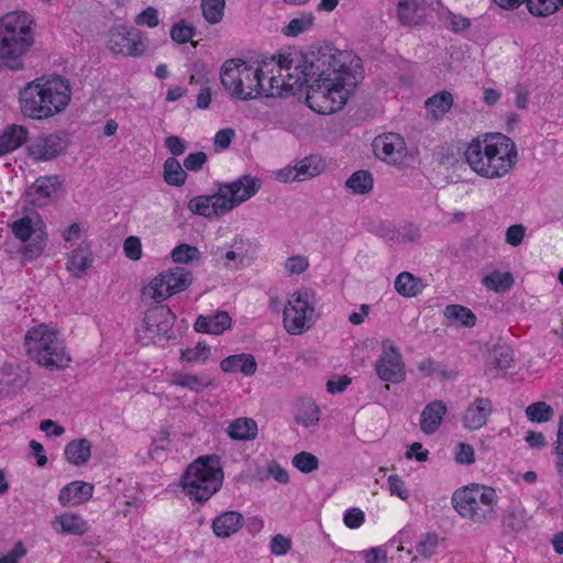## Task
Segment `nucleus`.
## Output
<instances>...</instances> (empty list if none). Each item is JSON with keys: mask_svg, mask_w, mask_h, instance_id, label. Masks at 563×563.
<instances>
[{"mask_svg": "<svg viewBox=\"0 0 563 563\" xmlns=\"http://www.w3.org/2000/svg\"><path fill=\"white\" fill-rule=\"evenodd\" d=\"M235 136V131L231 128L221 129L216 133L213 144L216 151L227 150L233 137Z\"/></svg>", "mask_w": 563, "mask_h": 563, "instance_id": "obj_58", "label": "nucleus"}, {"mask_svg": "<svg viewBox=\"0 0 563 563\" xmlns=\"http://www.w3.org/2000/svg\"><path fill=\"white\" fill-rule=\"evenodd\" d=\"M207 75H208V70H207L206 65L202 62L198 60L191 65L190 77H189L191 84H197V85L205 84L207 81Z\"/></svg>", "mask_w": 563, "mask_h": 563, "instance_id": "obj_64", "label": "nucleus"}, {"mask_svg": "<svg viewBox=\"0 0 563 563\" xmlns=\"http://www.w3.org/2000/svg\"><path fill=\"white\" fill-rule=\"evenodd\" d=\"M313 23V15L311 13L303 14L299 18L290 20L288 25L284 29V34L287 36H297L307 31Z\"/></svg>", "mask_w": 563, "mask_h": 563, "instance_id": "obj_48", "label": "nucleus"}, {"mask_svg": "<svg viewBox=\"0 0 563 563\" xmlns=\"http://www.w3.org/2000/svg\"><path fill=\"white\" fill-rule=\"evenodd\" d=\"M309 267V260L303 255H295L286 260L285 269L289 275H300Z\"/></svg>", "mask_w": 563, "mask_h": 563, "instance_id": "obj_52", "label": "nucleus"}, {"mask_svg": "<svg viewBox=\"0 0 563 563\" xmlns=\"http://www.w3.org/2000/svg\"><path fill=\"white\" fill-rule=\"evenodd\" d=\"M135 23L137 25H146L148 27H155L158 25V12L154 7H147L140 14L135 16Z\"/></svg>", "mask_w": 563, "mask_h": 563, "instance_id": "obj_57", "label": "nucleus"}, {"mask_svg": "<svg viewBox=\"0 0 563 563\" xmlns=\"http://www.w3.org/2000/svg\"><path fill=\"white\" fill-rule=\"evenodd\" d=\"M224 472L219 455L197 457L181 476V486L190 500L203 504L222 487Z\"/></svg>", "mask_w": 563, "mask_h": 563, "instance_id": "obj_5", "label": "nucleus"}, {"mask_svg": "<svg viewBox=\"0 0 563 563\" xmlns=\"http://www.w3.org/2000/svg\"><path fill=\"white\" fill-rule=\"evenodd\" d=\"M231 317L227 311H217L209 316H199L195 322V330L201 333L221 334L231 327Z\"/></svg>", "mask_w": 563, "mask_h": 563, "instance_id": "obj_23", "label": "nucleus"}, {"mask_svg": "<svg viewBox=\"0 0 563 563\" xmlns=\"http://www.w3.org/2000/svg\"><path fill=\"white\" fill-rule=\"evenodd\" d=\"M176 273L174 269L161 273L142 289L141 299L150 306L154 302H162L175 294Z\"/></svg>", "mask_w": 563, "mask_h": 563, "instance_id": "obj_17", "label": "nucleus"}, {"mask_svg": "<svg viewBox=\"0 0 563 563\" xmlns=\"http://www.w3.org/2000/svg\"><path fill=\"white\" fill-rule=\"evenodd\" d=\"M454 461L461 465H472L475 462L474 448L464 442H459L454 448Z\"/></svg>", "mask_w": 563, "mask_h": 563, "instance_id": "obj_50", "label": "nucleus"}, {"mask_svg": "<svg viewBox=\"0 0 563 563\" xmlns=\"http://www.w3.org/2000/svg\"><path fill=\"white\" fill-rule=\"evenodd\" d=\"M483 285L495 292H503L508 290L514 284L511 273L494 271L482 279Z\"/></svg>", "mask_w": 563, "mask_h": 563, "instance_id": "obj_36", "label": "nucleus"}, {"mask_svg": "<svg viewBox=\"0 0 563 563\" xmlns=\"http://www.w3.org/2000/svg\"><path fill=\"white\" fill-rule=\"evenodd\" d=\"M444 316L451 322L459 323L460 325L471 328L476 324V316L471 309L461 305H449L444 310Z\"/></svg>", "mask_w": 563, "mask_h": 563, "instance_id": "obj_33", "label": "nucleus"}, {"mask_svg": "<svg viewBox=\"0 0 563 563\" xmlns=\"http://www.w3.org/2000/svg\"><path fill=\"white\" fill-rule=\"evenodd\" d=\"M60 525V531L75 536H82L88 531L87 522L78 515L64 514L55 519Z\"/></svg>", "mask_w": 563, "mask_h": 563, "instance_id": "obj_35", "label": "nucleus"}, {"mask_svg": "<svg viewBox=\"0 0 563 563\" xmlns=\"http://www.w3.org/2000/svg\"><path fill=\"white\" fill-rule=\"evenodd\" d=\"M316 294L308 288L290 295L283 309L284 328L287 333L298 335L309 330L318 318Z\"/></svg>", "mask_w": 563, "mask_h": 563, "instance_id": "obj_9", "label": "nucleus"}, {"mask_svg": "<svg viewBox=\"0 0 563 563\" xmlns=\"http://www.w3.org/2000/svg\"><path fill=\"white\" fill-rule=\"evenodd\" d=\"M418 0H399L398 18L402 24H416L418 22Z\"/></svg>", "mask_w": 563, "mask_h": 563, "instance_id": "obj_43", "label": "nucleus"}, {"mask_svg": "<svg viewBox=\"0 0 563 563\" xmlns=\"http://www.w3.org/2000/svg\"><path fill=\"white\" fill-rule=\"evenodd\" d=\"M196 35V30L192 25H186L185 21L178 22V52L189 53L191 48H196L198 42L191 41Z\"/></svg>", "mask_w": 563, "mask_h": 563, "instance_id": "obj_42", "label": "nucleus"}, {"mask_svg": "<svg viewBox=\"0 0 563 563\" xmlns=\"http://www.w3.org/2000/svg\"><path fill=\"white\" fill-rule=\"evenodd\" d=\"M227 432L230 438L238 441L253 440L257 435V424H229Z\"/></svg>", "mask_w": 563, "mask_h": 563, "instance_id": "obj_46", "label": "nucleus"}, {"mask_svg": "<svg viewBox=\"0 0 563 563\" xmlns=\"http://www.w3.org/2000/svg\"><path fill=\"white\" fill-rule=\"evenodd\" d=\"M496 490L479 484L457 489L452 496V505L459 515L481 525H489L496 520Z\"/></svg>", "mask_w": 563, "mask_h": 563, "instance_id": "obj_7", "label": "nucleus"}, {"mask_svg": "<svg viewBox=\"0 0 563 563\" xmlns=\"http://www.w3.org/2000/svg\"><path fill=\"white\" fill-rule=\"evenodd\" d=\"M92 261L89 247L79 246L70 252L66 268L75 278H81L87 274Z\"/></svg>", "mask_w": 563, "mask_h": 563, "instance_id": "obj_26", "label": "nucleus"}, {"mask_svg": "<svg viewBox=\"0 0 563 563\" xmlns=\"http://www.w3.org/2000/svg\"><path fill=\"white\" fill-rule=\"evenodd\" d=\"M207 162V154L205 152H196L189 154L184 159V166L187 170L199 172L202 169L203 165Z\"/></svg>", "mask_w": 563, "mask_h": 563, "instance_id": "obj_61", "label": "nucleus"}, {"mask_svg": "<svg viewBox=\"0 0 563 563\" xmlns=\"http://www.w3.org/2000/svg\"><path fill=\"white\" fill-rule=\"evenodd\" d=\"M526 228L522 224L510 225L506 231V242L511 246H518L522 243Z\"/></svg>", "mask_w": 563, "mask_h": 563, "instance_id": "obj_63", "label": "nucleus"}, {"mask_svg": "<svg viewBox=\"0 0 563 563\" xmlns=\"http://www.w3.org/2000/svg\"><path fill=\"white\" fill-rule=\"evenodd\" d=\"M271 552L275 555H285L291 549V541L283 534H276L271 541Z\"/></svg>", "mask_w": 563, "mask_h": 563, "instance_id": "obj_59", "label": "nucleus"}, {"mask_svg": "<svg viewBox=\"0 0 563 563\" xmlns=\"http://www.w3.org/2000/svg\"><path fill=\"white\" fill-rule=\"evenodd\" d=\"M200 257L201 253L196 246L186 243L178 244V264L198 262Z\"/></svg>", "mask_w": 563, "mask_h": 563, "instance_id": "obj_53", "label": "nucleus"}, {"mask_svg": "<svg viewBox=\"0 0 563 563\" xmlns=\"http://www.w3.org/2000/svg\"><path fill=\"white\" fill-rule=\"evenodd\" d=\"M388 486L391 495L398 496L402 500H407L409 497L408 490L405 486L404 481L398 475L388 476Z\"/></svg>", "mask_w": 563, "mask_h": 563, "instance_id": "obj_62", "label": "nucleus"}, {"mask_svg": "<svg viewBox=\"0 0 563 563\" xmlns=\"http://www.w3.org/2000/svg\"><path fill=\"white\" fill-rule=\"evenodd\" d=\"M501 522L506 534L516 536L528 526L527 511L519 505H512L506 509Z\"/></svg>", "mask_w": 563, "mask_h": 563, "instance_id": "obj_27", "label": "nucleus"}, {"mask_svg": "<svg viewBox=\"0 0 563 563\" xmlns=\"http://www.w3.org/2000/svg\"><path fill=\"white\" fill-rule=\"evenodd\" d=\"M365 520V515L362 509L353 507L345 511L343 516L344 525L350 529L360 528Z\"/></svg>", "mask_w": 563, "mask_h": 563, "instance_id": "obj_56", "label": "nucleus"}, {"mask_svg": "<svg viewBox=\"0 0 563 563\" xmlns=\"http://www.w3.org/2000/svg\"><path fill=\"white\" fill-rule=\"evenodd\" d=\"M494 2L506 10H514L526 3L529 12L538 16L553 14L563 5V0H494Z\"/></svg>", "mask_w": 563, "mask_h": 563, "instance_id": "obj_20", "label": "nucleus"}, {"mask_svg": "<svg viewBox=\"0 0 563 563\" xmlns=\"http://www.w3.org/2000/svg\"><path fill=\"white\" fill-rule=\"evenodd\" d=\"M423 288V282L409 272L400 273L395 279L396 291L406 298L416 297Z\"/></svg>", "mask_w": 563, "mask_h": 563, "instance_id": "obj_31", "label": "nucleus"}, {"mask_svg": "<svg viewBox=\"0 0 563 563\" xmlns=\"http://www.w3.org/2000/svg\"><path fill=\"white\" fill-rule=\"evenodd\" d=\"M64 179L59 175L38 177L25 191L26 201L35 207L48 205L52 196L63 187Z\"/></svg>", "mask_w": 563, "mask_h": 563, "instance_id": "obj_18", "label": "nucleus"}, {"mask_svg": "<svg viewBox=\"0 0 563 563\" xmlns=\"http://www.w3.org/2000/svg\"><path fill=\"white\" fill-rule=\"evenodd\" d=\"M68 147V140L62 134H43L34 139L27 147V154L35 161H52Z\"/></svg>", "mask_w": 563, "mask_h": 563, "instance_id": "obj_15", "label": "nucleus"}, {"mask_svg": "<svg viewBox=\"0 0 563 563\" xmlns=\"http://www.w3.org/2000/svg\"><path fill=\"white\" fill-rule=\"evenodd\" d=\"M296 422H318L320 409L311 398H301L296 404Z\"/></svg>", "mask_w": 563, "mask_h": 563, "instance_id": "obj_37", "label": "nucleus"}, {"mask_svg": "<svg viewBox=\"0 0 563 563\" xmlns=\"http://www.w3.org/2000/svg\"><path fill=\"white\" fill-rule=\"evenodd\" d=\"M261 187V179L251 175H243L232 183H223L218 186L223 201L227 202L228 212L255 196Z\"/></svg>", "mask_w": 563, "mask_h": 563, "instance_id": "obj_11", "label": "nucleus"}, {"mask_svg": "<svg viewBox=\"0 0 563 563\" xmlns=\"http://www.w3.org/2000/svg\"><path fill=\"white\" fill-rule=\"evenodd\" d=\"M42 224V221H35L31 216H25L21 219H18L11 224L13 234L22 242H26L32 235L36 234L33 242L24 245L23 247L22 252L25 260H34L38 257L45 247L43 232L40 227L37 228V225Z\"/></svg>", "mask_w": 563, "mask_h": 563, "instance_id": "obj_12", "label": "nucleus"}, {"mask_svg": "<svg viewBox=\"0 0 563 563\" xmlns=\"http://www.w3.org/2000/svg\"><path fill=\"white\" fill-rule=\"evenodd\" d=\"M210 355V347L205 343L199 342L192 349H186L181 351V358L187 362L201 361L206 362Z\"/></svg>", "mask_w": 563, "mask_h": 563, "instance_id": "obj_51", "label": "nucleus"}, {"mask_svg": "<svg viewBox=\"0 0 563 563\" xmlns=\"http://www.w3.org/2000/svg\"><path fill=\"white\" fill-rule=\"evenodd\" d=\"M291 70L286 86L308 87L306 102L320 114L341 110L357 86L361 59L350 51H340L330 44L312 46L307 53L294 51L283 59Z\"/></svg>", "mask_w": 563, "mask_h": 563, "instance_id": "obj_1", "label": "nucleus"}, {"mask_svg": "<svg viewBox=\"0 0 563 563\" xmlns=\"http://www.w3.org/2000/svg\"><path fill=\"white\" fill-rule=\"evenodd\" d=\"M123 251L131 261H139L142 257V243L137 236H129L124 240Z\"/></svg>", "mask_w": 563, "mask_h": 563, "instance_id": "obj_54", "label": "nucleus"}, {"mask_svg": "<svg viewBox=\"0 0 563 563\" xmlns=\"http://www.w3.org/2000/svg\"><path fill=\"white\" fill-rule=\"evenodd\" d=\"M224 8L225 0H201L202 15L211 24L222 21Z\"/></svg>", "mask_w": 563, "mask_h": 563, "instance_id": "obj_41", "label": "nucleus"}, {"mask_svg": "<svg viewBox=\"0 0 563 563\" xmlns=\"http://www.w3.org/2000/svg\"><path fill=\"white\" fill-rule=\"evenodd\" d=\"M464 156L472 170L488 179L507 176L518 161L516 143L501 133L486 135L483 141L472 140Z\"/></svg>", "mask_w": 563, "mask_h": 563, "instance_id": "obj_2", "label": "nucleus"}, {"mask_svg": "<svg viewBox=\"0 0 563 563\" xmlns=\"http://www.w3.org/2000/svg\"><path fill=\"white\" fill-rule=\"evenodd\" d=\"M220 368L224 373H241L244 376H253L257 369V362L252 354L240 353L223 358L220 362Z\"/></svg>", "mask_w": 563, "mask_h": 563, "instance_id": "obj_25", "label": "nucleus"}, {"mask_svg": "<svg viewBox=\"0 0 563 563\" xmlns=\"http://www.w3.org/2000/svg\"><path fill=\"white\" fill-rule=\"evenodd\" d=\"M428 113L433 120L442 119L453 106V96L450 91L443 90L428 98L424 102Z\"/></svg>", "mask_w": 563, "mask_h": 563, "instance_id": "obj_30", "label": "nucleus"}, {"mask_svg": "<svg viewBox=\"0 0 563 563\" xmlns=\"http://www.w3.org/2000/svg\"><path fill=\"white\" fill-rule=\"evenodd\" d=\"M374 180L372 174L367 170H357L353 173L345 183L349 188L355 195H366L372 191Z\"/></svg>", "mask_w": 563, "mask_h": 563, "instance_id": "obj_34", "label": "nucleus"}, {"mask_svg": "<svg viewBox=\"0 0 563 563\" xmlns=\"http://www.w3.org/2000/svg\"><path fill=\"white\" fill-rule=\"evenodd\" d=\"M244 518L239 511H224L212 521L213 533L218 538H229L236 533L243 526Z\"/></svg>", "mask_w": 563, "mask_h": 563, "instance_id": "obj_22", "label": "nucleus"}, {"mask_svg": "<svg viewBox=\"0 0 563 563\" xmlns=\"http://www.w3.org/2000/svg\"><path fill=\"white\" fill-rule=\"evenodd\" d=\"M93 485L90 483L76 481L63 487L58 495L62 505L82 504L92 497Z\"/></svg>", "mask_w": 563, "mask_h": 563, "instance_id": "obj_24", "label": "nucleus"}, {"mask_svg": "<svg viewBox=\"0 0 563 563\" xmlns=\"http://www.w3.org/2000/svg\"><path fill=\"white\" fill-rule=\"evenodd\" d=\"M221 84L234 98L250 100L261 96L263 71L241 59L227 60L220 74Z\"/></svg>", "mask_w": 563, "mask_h": 563, "instance_id": "obj_8", "label": "nucleus"}, {"mask_svg": "<svg viewBox=\"0 0 563 563\" xmlns=\"http://www.w3.org/2000/svg\"><path fill=\"white\" fill-rule=\"evenodd\" d=\"M445 412L446 406L443 401H432L423 409L420 422H441Z\"/></svg>", "mask_w": 563, "mask_h": 563, "instance_id": "obj_47", "label": "nucleus"}, {"mask_svg": "<svg viewBox=\"0 0 563 563\" xmlns=\"http://www.w3.org/2000/svg\"><path fill=\"white\" fill-rule=\"evenodd\" d=\"M174 314L170 309L158 306L148 309L142 324L136 330V336L142 344L159 342L163 339H170L174 325Z\"/></svg>", "mask_w": 563, "mask_h": 563, "instance_id": "obj_10", "label": "nucleus"}, {"mask_svg": "<svg viewBox=\"0 0 563 563\" xmlns=\"http://www.w3.org/2000/svg\"><path fill=\"white\" fill-rule=\"evenodd\" d=\"M492 404L488 399H477L474 405L468 406L466 409L463 421L464 422H485L490 413Z\"/></svg>", "mask_w": 563, "mask_h": 563, "instance_id": "obj_39", "label": "nucleus"}, {"mask_svg": "<svg viewBox=\"0 0 563 563\" xmlns=\"http://www.w3.org/2000/svg\"><path fill=\"white\" fill-rule=\"evenodd\" d=\"M91 454V444L86 439L74 440L66 445L65 455L74 465H82L88 462Z\"/></svg>", "mask_w": 563, "mask_h": 563, "instance_id": "obj_32", "label": "nucleus"}, {"mask_svg": "<svg viewBox=\"0 0 563 563\" xmlns=\"http://www.w3.org/2000/svg\"><path fill=\"white\" fill-rule=\"evenodd\" d=\"M385 238L398 243L417 242L420 239V230L412 224H408L404 227L402 231L389 230Z\"/></svg>", "mask_w": 563, "mask_h": 563, "instance_id": "obj_44", "label": "nucleus"}, {"mask_svg": "<svg viewBox=\"0 0 563 563\" xmlns=\"http://www.w3.org/2000/svg\"><path fill=\"white\" fill-rule=\"evenodd\" d=\"M514 352L507 344H494L488 352L487 366L489 371L504 372L511 366Z\"/></svg>", "mask_w": 563, "mask_h": 563, "instance_id": "obj_28", "label": "nucleus"}, {"mask_svg": "<svg viewBox=\"0 0 563 563\" xmlns=\"http://www.w3.org/2000/svg\"><path fill=\"white\" fill-rule=\"evenodd\" d=\"M212 378L205 373H178V386L186 387L196 393L203 390L206 387L212 385Z\"/></svg>", "mask_w": 563, "mask_h": 563, "instance_id": "obj_38", "label": "nucleus"}, {"mask_svg": "<svg viewBox=\"0 0 563 563\" xmlns=\"http://www.w3.org/2000/svg\"><path fill=\"white\" fill-rule=\"evenodd\" d=\"M380 379L400 383L405 378V368L398 349L390 342H383V353L375 366Z\"/></svg>", "mask_w": 563, "mask_h": 563, "instance_id": "obj_14", "label": "nucleus"}, {"mask_svg": "<svg viewBox=\"0 0 563 563\" xmlns=\"http://www.w3.org/2000/svg\"><path fill=\"white\" fill-rule=\"evenodd\" d=\"M70 86L62 76L37 78L19 93L21 112L31 119H46L64 111L70 101Z\"/></svg>", "mask_w": 563, "mask_h": 563, "instance_id": "obj_3", "label": "nucleus"}, {"mask_svg": "<svg viewBox=\"0 0 563 563\" xmlns=\"http://www.w3.org/2000/svg\"><path fill=\"white\" fill-rule=\"evenodd\" d=\"M292 465L301 473L308 474L319 467V460L310 452H300L292 457Z\"/></svg>", "mask_w": 563, "mask_h": 563, "instance_id": "obj_45", "label": "nucleus"}, {"mask_svg": "<svg viewBox=\"0 0 563 563\" xmlns=\"http://www.w3.org/2000/svg\"><path fill=\"white\" fill-rule=\"evenodd\" d=\"M188 209L198 216L207 219H219L229 213L227 202L223 201L222 194L219 189L212 195H201L194 197L188 202Z\"/></svg>", "mask_w": 563, "mask_h": 563, "instance_id": "obj_19", "label": "nucleus"}, {"mask_svg": "<svg viewBox=\"0 0 563 563\" xmlns=\"http://www.w3.org/2000/svg\"><path fill=\"white\" fill-rule=\"evenodd\" d=\"M110 51L124 56H140L146 51L145 37L135 29L126 26L114 27L108 42Z\"/></svg>", "mask_w": 563, "mask_h": 563, "instance_id": "obj_13", "label": "nucleus"}, {"mask_svg": "<svg viewBox=\"0 0 563 563\" xmlns=\"http://www.w3.org/2000/svg\"><path fill=\"white\" fill-rule=\"evenodd\" d=\"M24 344L27 355L51 371L66 368L71 361L65 341L45 323L31 328L24 336Z\"/></svg>", "mask_w": 563, "mask_h": 563, "instance_id": "obj_6", "label": "nucleus"}, {"mask_svg": "<svg viewBox=\"0 0 563 563\" xmlns=\"http://www.w3.org/2000/svg\"><path fill=\"white\" fill-rule=\"evenodd\" d=\"M314 157H306L295 165L298 181L319 175L320 170L318 166L314 165Z\"/></svg>", "mask_w": 563, "mask_h": 563, "instance_id": "obj_49", "label": "nucleus"}, {"mask_svg": "<svg viewBox=\"0 0 563 563\" xmlns=\"http://www.w3.org/2000/svg\"><path fill=\"white\" fill-rule=\"evenodd\" d=\"M365 563H387V552L380 547L371 548L360 553Z\"/></svg>", "mask_w": 563, "mask_h": 563, "instance_id": "obj_60", "label": "nucleus"}, {"mask_svg": "<svg viewBox=\"0 0 563 563\" xmlns=\"http://www.w3.org/2000/svg\"><path fill=\"white\" fill-rule=\"evenodd\" d=\"M526 416L530 422H549L554 417V410L547 402L537 401L526 408Z\"/></svg>", "mask_w": 563, "mask_h": 563, "instance_id": "obj_40", "label": "nucleus"}, {"mask_svg": "<svg viewBox=\"0 0 563 563\" xmlns=\"http://www.w3.org/2000/svg\"><path fill=\"white\" fill-rule=\"evenodd\" d=\"M34 41L33 20L27 13L9 12L0 19V60L5 67L23 69Z\"/></svg>", "mask_w": 563, "mask_h": 563, "instance_id": "obj_4", "label": "nucleus"}, {"mask_svg": "<svg viewBox=\"0 0 563 563\" xmlns=\"http://www.w3.org/2000/svg\"><path fill=\"white\" fill-rule=\"evenodd\" d=\"M438 541L435 533L426 534L417 544V552L423 558H430L435 551Z\"/></svg>", "mask_w": 563, "mask_h": 563, "instance_id": "obj_55", "label": "nucleus"}, {"mask_svg": "<svg viewBox=\"0 0 563 563\" xmlns=\"http://www.w3.org/2000/svg\"><path fill=\"white\" fill-rule=\"evenodd\" d=\"M292 52L287 54H280L278 56L279 77H282L283 79H278L277 77L272 76L268 80L267 86L263 84V89H261V96H265L268 98L285 97L287 95H294L296 90H300V88H291L289 86H286V81H288L289 70L283 66L282 62ZM290 73H294V69H291Z\"/></svg>", "mask_w": 563, "mask_h": 563, "instance_id": "obj_21", "label": "nucleus"}, {"mask_svg": "<svg viewBox=\"0 0 563 563\" xmlns=\"http://www.w3.org/2000/svg\"><path fill=\"white\" fill-rule=\"evenodd\" d=\"M373 151L379 159L388 164H397L406 156L407 147L399 134L386 133L374 139Z\"/></svg>", "mask_w": 563, "mask_h": 563, "instance_id": "obj_16", "label": "nucleus"}, {"mask_svg": "<svg viewBox=\"0 0 563 563\" xmlns=\"http://www.w3.org/2000/svg\"><path fill=\"white\" fill-rule=\"evenodd\" d=\"M27 130L22 125L7 128L0 134V156L5 155L26 142Z\"/></svg>", "mask_w": 563, "mask_h": 563, "instance_id": "obj_29", "label": "nucleus"}]
</instances>
